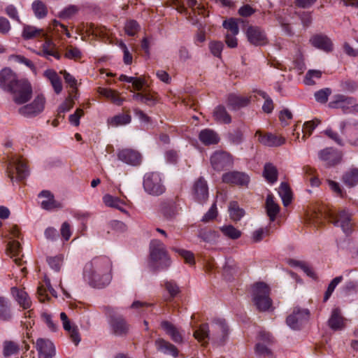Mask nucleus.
Here are the masks:
<instances>
[{
  "mask_svg": "<svg viewBox=\"0 0 358 358\" xmlns=\"http://www.w3.org/2000/svg\"><path fill=\"white\" fill-rule=\"evenodd\" d=\"M278 193L282 200L283 205L287 206L292 201V192L286 182H282L279 187Z\"/></svg>",
  "mask_w": 358,
  "mask_h": 358,
  "instance_id": "47",
  "label": "nucleus"
},
{
  "mask_svg": "<svg viewBox=\"0 0 358 358\" xmlns=\"http://www.w3.org/2000/svg\"><path fill=\"white\" fill-rule=\"evenodd\" d=\"M211 338L220 345H222L228 335V327L224 319H215L211 324ZM194 338L199 342L207 343L206 339H210V330L208 324H201L198 329L194 332Z\"/></svg>",
  "mask_w": 358,
  "mask_h": 358,
  "instance_id": "2",
  "label": "nucleus"
},
{
  "mask_svg": "<svg viewBox=\"0 0 358 358\" xmlns=\"http://www.w3.org/2000/svg\"><path fill=\"white\" fill-rule=\"evenodd\" d=\"M155 345L157 349L164 354L170 355L174 357L178 355V350L176 347L163 338L157 339Z\"/></svg>",
  "mask_w": 358,
  "mask_h": 358,
  "instance_id": "30",
  "label": "nucleus"
},
{
  "mask_svg": "<svg viewBox=\"0 0 358 358\" xmlns=\"http://www.w3.org/2000/svg\"><path fill=\"white\" fill-rule=\"evenodd\" d=\"M255 353L259 356L263 357H272L273 352L271 349L262 343H258L255 346Z\"/></svg>",
  "mask_w": 358,
  "mask_h": 358,
  "instance_id": "55",
  "label": "nucleus"
},
{
  "mask_svg": "<svg viewBox=\"0 0 358 358\" xmlns=\"http://www.w3.org/2000/svg\"><path fill=\"white\" fill-rule=\"evenodd\" d=\"M199 237L204 242L215 244L218 241L220 235L217 231L213 230H201L199 234Z\"/></svg>",
  "mask_w": 358,
  "mask_h": 358,
  "instance_id": "46",
  "label": "nucleus"
},
{
  "mask_svg": "<svg viewBox=\"0 0 358 358\" xmlns=\"http://www.w3.org/2000/svg\"><path fill=\"white\" fill-rule=\"evenodd\" d=\"M13 318V314L10 309L9 299L0 296V320L10 322Z\"/></svg>",
  "mask_w": 358,
  "mask_h": 358,
  "instance_id": "31",
  "label": "nucleus"
},
{
  "mask_svg": "<svg viewBox=\"0 0 358 358\" xmlns=\"http://www.w3.org/2000/svg\"><path fill=\"white\" fill-rule=\"evenodd\" d=\"M327 218L335 226L340 227L345 234H348L352 231L351 216L345 210H341L337 213H329Z\"/></svg>",
  "mask_w": 358,
  "mask_h": 358,
  "instance_id": "9",
  "label": "nucleus"
},
{
  "mask_svg": "<svg viewBox=\"0 0 358 358\" xmlns=\"http://www.w3.org/2000/svg\"><path fill=\"white\" fill-rule=\"evenodd\" d=\"M210 164L216 171L230 169L234 164L232 155L225 151H216L210 157Z\"/></svg>",
  "mask_w": 358,
  "mask_h": 358,
  "instance_id": "8",
  "label": "nucleus"
},
{
  "mask_svg": "<svg viewBox=\"0 0 358 358\" xmlns=\"http://www.w3.org/2000/svg\"><path fill=\"white\" fill-rule=\"evenodd\" d=\"M229 213L232 220L238 222L245 215V210L239 207L236 201H231L229 206Z\"/></svg>",
  "mask_w": 358,
  "mask_h": 358,
  "instance_id": "43",
  "label": "nucleus"
},
{
  "mask_svg": "<svg viewBox=\"0 0 358 358\" xmlns=\"http://www.w3.org/2000/svg\"><path fill=\"white\" fill-rule=\"evenodd\" d=\"M266 208L267 215L271 221H274L277 214L279 213L280 207L274 202L273 197L271 194H268L266 197Z\"/></svg>",
  "mask_w": 358,
  "mask_h": 358,
  "instance_id": "38",
  "label": "nucleus"
},
{
  "mask_svg": "<svg viewBox=\"0 0 358 358\" xmlns=\"http://www.w3.org/2000/svg\"><path fill=\"white\" fill-rule=\"evenodd\" d=\"M309 42L314 48L327 53L331 52L334 50L332 40L327 35L322 33L313 35L310 38Z\"/></svg>",
  "mask_w": 358,
  "mask_h": 358,
  "instance_id": "13",
  "label": "nucleus"
},
{
  "mask_svg": "<svg viewBox=\"0 0 358 358\" xmlns=\"http://www.w3.org/2000/svg\"><path fill=\"white\" fill-rule=\"evenodd\" d=\"M117 157L120 161L132 166L138 165L141 160V155L131 149L120 150L117 154Z\"/></svg>",
  "mask_w": 358,
  "mask_h": 358,
  "instance_id": "24",
  "label": "nucleus"
},
{
  "mask_svg": "<svg viewBox=\"0 0 358 358\" xmlns=\"http://www.w3.org/2000/svg\"><path fill=\"white\" fill-rule=\"evenodd\" d=\"M20 81L17 75L10 69L5 68L0 71V87L9 92Z\"/></svg>",
  "mask_w": 358,
  "mask_h": 358,
  "instance_id": "15",
  "label": "nucleus"
},
{
  "mask_svg": "<svg viewBox=\"0 0 358 358\" xmlns=\"http://www.w3.org/2000/svg\"><path fill=\"white\" fill-rule=\"evenodd\" d=\"M199 138L205 145H215L220 141L218 134L215 131L210 129L201 130L199 133Z\"/></svg>",
  "mask_w": 358,
  "mask_h": 358,
  "instance_id": "27",
  "label": "nucleus"
},
{
  "mask_svg": "<svg viewBox=\"0 0 358 358\" xmlns=\"http://www.w3.org/2000/svg\"><path fill=\"white\" fill-rule=\"evenodd\" d=\"M21 252V245L20 243L17 241H10L7 244L6 248V253L10 256V257L14 258V262L16 264L20 266L22 265V260L21 258L18 257Z\"/></svg>",
  "mask_w": 358,
  "mask_h": 358,
  "instance_id": "32",
  "label": "nucleus"
},
{
  "mask_svg": "<svg viewBox=\"0 0 358 358\" xmlns=\"http://www.w3.org/2000/svg\"><path fill=\"white\" fill-rule=\"evenodd\" d=\"M213 116L214 120L222 124H229L231 122V117L223 106H217L215 108Z\"/></svg>",
  "mask_w": 358,
  "mask_h": 358,
  "instance_id": "35",
  "label": "nucleus"
},
{
  "mask_svg": "<svg viewBox=\"0 0 358 358\" xmlns=\"http://www.w3.org/2000/svg\"><path fill=\"white\" fill-rule=\"evenodd\" d=\"M131 117L129 114L121 113L108 119V124L112 127H118L130 123Z\"/></svg>",
  "mask_w": 358,
  "mask_h": 358,
  "instance_id": "42",
  "label": "nucleus"
},
{
  "mask_svg": "<svg viewBox=\"0 0 358 358\" xmlns=\"http://www.w3.org/2000/svg\"><path fill=\"white\" fill-rule=\"evenodd\" d=\"M38 197L44 199L41 201V206L42 208L45 210H51L62 207L60 203L55 199L53 194L48 190H43L41 192L38 194Z\"/></svg>",
  "mask_w": 358,
  "mask_h": 358,
  "instance_id": "25",
  "label": "nucleus"
},
{
  "mask_svg": "<svg viewBox=\"0 0 358 358\" xmlns=\"http://www.w3.org/2000/svg\"><path fill=\"white\" fill-rule=\"evenodd\" d=\"M270 288L264 282H257L252 286V301L259 311L268 310L272 301L269 297Z\"/></svg>",
  "mask_w": 358,
  "mask_h": 358,
  "instance_id": "4",
  "label": "nucleus"
},
{
  "mask_svg": "<svg viewBox=\"0 0 358 358\" xmlns=\"http://www.w3.org/2000/svg\"><path fill=\"white\" fill-rule=\"evenodd\" d=\"M320 123V121L317 119L312 121L306 122L303 125L302 132L303 136L302 140L305 141L311 134L315 128Z\"/></svg>",
  "mask_w": 358,
  "mask_h": 358,
  "instance_id": "50",
  "label": "nucleus"
},
{
  "mask_svg": "<svg viewBox=\"0 0 358 358\" xmlns=\"http://www.w3.org/2000/svg\"><path fill=\"white\" fill-rule=\"evenodd\" d=\"M227 139L231 144L238 145L243 142V134L240 129H237L228 132Z\"/></svg>",
  "mask_w": 358,
  "mask_h": 358,
  "instance_id": "51",
  "label": "nucleus"
},
{
  "mask_svg": "<svg viewBox=\"0 0 358 358\" xmlns=\"http://www.w3.org/2000/svg\"><path fill=\"white\" fill-rule=\"evenodd\" d=\"M309 310L301 309L298 307L294 308L293 312L287 317V324L293 329H299L301 326L308 320Z\"/></svg>",
  "mask_w": 358,
  "mask_h": 358,
  "instance_id": "11",
  "label": "nucleus"
},
{
  "mask_svg": "<svg viewBox=\"0 0 358 358\" xmlns=\"http://www.w3.org/2000/svg\"><path fill=\"white\" fill-rule=\"evenodd\" d=\"M36 344L39 358H52L55 355V348L50 340L38 338Z\"/></svg>",
  "mask_w": 358,
  "mask_h": 358,
  "instance_id": "22",
  "label": "nucleus"
},
{
  "mask_svg": "<svg viewBox=\"0 0 358 358\" xmlns=\"http://www.w3.org/2000/svg\"><path fill=\"white\" fill-rule=\"evenodd\" d=\"M10 294L19 306L22 309L27 310L31 308L32 301L24 289L13 287L10 288Z\"/></svg>",
  "mask_w": 358,
  "mask_h": 358,
  "instance_id": "21",
  "label": "nucleus"
},
{
  "mask_svg": "<svg viewBox=\"0 0 358 358\" xmlns=\"http://www.w3.org/2000/svg\"><path fill=\"white\" fill-rule=\"evenodd\" d=\"M239 20L235 18H229L223 22L222 26L227 30L229 34L237 35L239 33L238 21Z\"/></svg>",
  "mask_w": 358,
  "mask_h": 358,
  "instance_id": "52",
  "label": "nucleus"
},
{
  "mask_svg": "<svg viewBox=\"0 0 358 358\" xmlns=\"http://www.w3.org/2000/svg\"><path fill=\"white\" fill-rule=\"evenodd\" d=\"M343 280V276H337L335 278H334L331 282L329 284V286L327 287V289L324 294V301H327L329 297L331 296V294L334 291L336 287Z\"/></svg>",
  "mask_w": 358,
  "mask_h": 358,
  "instance_id": "56",
  "label": "nucleus"
},
{
  "mask_svg": "<svg viewBox=\"0 0 358 358\" xmlns=\"http://www.w3.org/2000/svg\"><path fill=\"white\" fill-rule=\"evenodd\" d=\"M246 36L250 43L256 46L264 45L268 43L266 34L259 27H248L246 30Z\"/></svg>",
  "mask_w": 358,
  "mask_h": 358,
  "instance_id": "14",
  "label": "nucleus"
},
{
  "mask_svg": "<svg viewBox=\"0 0 358 358\" xmlns=\"http://www.w3.org/2000/svg\"><path fill=\"white\" fill-rule=\"evenodd\" d=\"M43 74L50 82L55 93L59 94L62 90V84L57 72L52 69H47Z\"/></svg>",
  "mask_w": 358,
  "mask_h": 358,
  "instance_id": "34",
  "label": "nucleus"
},
{
  "mask_svg": "<svg viewBox=\"0 0 358 358\" xmlns=\"http://www.w3.org/2000/svg\"><path fill=\"white\" fill-rule=\"evenodd\" d=\"M319 158L327 166H334L341 162L342 154L336 149L327 148L319 152Z\"/></svg>",
  "mask_w": 358,
  "mask_h": 358,
  "instance_id": "23",
  "label": "nucleus"
},
{
  "mask_svg": "<svg viewBox=\"0 0 358 358\" xmlns=\"http://www.w3.org/2000/svg\"><path fill=\"white\" fill-rule=\"evenodd\" d=\"M157 102V97L155 93H151L145 90L143 91V103L148 106H154Z\"/></svg>",
  "mask_w": 358,
  "mask_h": 358,
  "instance_id": "63",
  "label": "nucleus"
},
{
  "mask_svg": "<svg viewBox=\"0 0 358 358\" xmlns=\"http://www.w3.org/2000/svg\"><path fill=\"white\" fill-rule=\"evenodd\" d=\"M222 179L224 183L238 186H246L250 182V177L248 174L236 171H229L224 173Z\"/></svg>",
  "mask_w": 358,
  "mask_h": 358,
  "instance_id": "16",
  "label": "nucleus"
},
{
  "mask_svg": "<svg viewBox=\"0 0 358 358\" xmlns=\"http://www.w3.org/2000/svg\"><path fill=\"white\" fill-rule=\"evenodd\" d=\"M162 328L171 337L175 343H180L182 342V335L179 329L173 324L168 321H162L161 323Z\"/></svg>",
  "mask_w": 358,
  "mask_h": 358,
  "instance_id": "28",
  "label": "nucleus"
},
{
  "mask_svg": "<svg viewBox=\"0 0 358 358\" xmlns=\"http://www.w3.org/2000/svg\"><path fill=\"white\" fill-rule=\"evenodd\" d=\"M263 174L266 180L271 183L275 182L278 179L277 169L271 164H265Z\"/></svg>",
  "mask_w": 358,
  "mask_h": 358,
  "instance_id": "49",
  "label": "nucleus"
},
{
  "mask_svg": "<svg viewBox=\"0 0 358 358\" xmlns=\"http://www.w3.org/2000/svg\"><path fill=\"white\" fill-rule=\"evenodd\" d=\"M98 92L100 95L105 96L110 100L113 103L120 106L122 104L123 99L119 97L117 92L108 88L99 87Z\"/></svg>",
  "mask_w": 358,
  "mask_h": 358,
  "instance_id": "37",
  "label": "nucleus"
},
{
  "mask_svg": "<svg viewBox=\"0 0 358 358\" xmlns=\"http://www.w3.org/2000/svg\"><path fill=\"white\" fill-rule=\"evenodd\" d=\"M45 103V99L43 95H38L31 103L20 107L18 113L24 117L36 116L44 110Z\"/></svg>",
  "mask_w": 358,
  "mask_h": 358,
  "instance_id": "10",
  "label": "nucleus"
},
{
  "mask_svg": "<svg viewBox=\"0 0 358 358\" xmlns=\"http://www.w3.org/2000/svg\"><path fill=\"white\" fill-rule=\"evenodd\" d=\"M20 351V345L12 341H6L3 343V355L8 357L17 355Z\"/></svg>",
  "mask_w": 358,
  "mask_h": 358,
  "instance_id": "45",
  "label": "nucleus"
},
{
  "mask_svg": "<svg viewBox=\"0 0 358 358\" xmlns=\"http://www.w3.org/2000/svg\"><path fill=\"white\" fill-rule=\"evenodd\" d=\"M47 262L50 266L55 270V271H59L60 270L62 262L63 257L62 255H57L55 257H48Z\"/></svg>",
  "mask_w": 358,
  "mask_h": 358,
  "instance_id": "57",
  "label": "nucleus"
},
{
  "mask_svg": "<svg viewBox=\"0 0 358 358\" xmlns=\"http://www.w3.org/2000/svg\"><path fill=\"white\" fill-rule=\"evenodd\" d=\"M82 56L80 50L76 47H72L66 49L65 57L69 59H78Z\"/></svg>",
  "mask_w": 358,
  "mask_h": 358,
  "instance_id": "64",
  "label": "nucleus"
},
{
  "mask_svg": "<svg viewBox=\"0 0 358 358\" xmlns=\"http://www.w3.org/2000/svg\"><path fill=\"white\" fill-rule=\"evenodd\" d=\"M150 257L151 266L156 269L168 268L171 259L168 256L164 244L159 240L153 239L150 243Z\"/></svg>",
  "mask_w": 358,
  "mask_h": 358,
  "instance_id": "3",
  "label": "nucleus"
},
{
  "mask_svg": "<svg viewBox=\"0 0 358 358\" xmlns=\"http://www.w3.org/2000/svg\"><path fill=\"white\" fill-rule=\"evenodd\" d=\"M322 76V71L319 70H309L307 71L304 83L308 85H313L315 83V79L318 80Z\"/></svg>",
  "mask_w": 358,
  "mask_h": 358,
  "instance_id": "54",
  "label": "nucleus"
},
{
  "mask_svg": "<svg viewBox=\"0 0 358 358\" xmlns=\"http://www.w3.org/2000/svg\"><path fill=\"white\" fill-rule=\"evenodd\" d=\"M62 322L64 329L69 332L72 341L77 345L80 341V336L77 326L71 325L69 319Z\"/></svg>",
  "mask_w": 358,
  "mask_h": 358,
  "instance_id": "39",
  "label": "nucleus"
},
{
  "mask_svg": "<svg viewBox=\"0 0 358 358\" xmlns=\"http://www.w3.org/2000/svg\"><path fill=\"white\" fill-rule=\"evenodd\" d=\"M328 323L330 328L334 330H339L344 327V319L341 316L340 309H333Z\"/></svg>",
  "mask_w": 358,
  "mask_h": 358,
  "instance_id": "33",
  "label": "nucleus"
},
{
  "mask_svg": "<svg viewBox=\"0 0 358 358\" xmlns=\"http://www.w3.org/2000/svg\"><path fill=\"white\" fill-rule=\"evenodd\" d=\"M111 270L112 264L108 257H96L85 265L83 276L90 286L100 289L110 284Z\"/></svg>",
  "mask_w": 358,
  "mask_h": 358,
  "instance_id": "1",
  "label": "nucleus"
},
{
  "mask_svg": "<svg viewBox=\"0 0 358 358\" xmlns=\"http://www.w3.org/2000/svg\"><path fill=\"white\" fill-rule=\"evenodd\" d=\"M250 102V97L231 94L227 98V104L233 110H238L247 106Z\"/></svg>",
  "mask_w": 358,
  "mask_h": 358,
  "instance_id": "26",
  "label": "nucleus"
},
{
  "mask_svg": "<svg viewBox=\"0 0 358 358\" xmlns=\"http://www.w3.org/2000/svg\"><path fill=\"white\" fill-rule=\"evenodd\" d=\"M43 29L36 28V27L24 24L22 32V36L25 40L33 39L38 36H45Z\"/></svg>",
  "mask_w": 358,
  "mask_h": 358,
  "instance_id": "36",
  "label": "nucleus"
},
{
  "mask_svg": "<svg viewBox=\"0 0 358 358\" xmlns=\"http://www.w3.org/2000/svg\"><path fill=\"white\" fill-rule=\"evenodd\" d=\"M109 324L113 333L116 336H124L129 331V324L125 319L120 315H110Z\"/></svg>",
  "mask_w": 358,
  "mask_h": 358,
  "instance_id": "18",
  "label": "nucleus"
},
{
  "mask_svg": "<svg viewBox=\"0 0 358 358\" xmlns=\"http://www.w3.org/2000/svg\"><path fill=\"white\" fill-rule=\"evenodd\" d=\"M172 250L178 253L180 256H181L185 259V262L186 263L191 265L194 264V255L191 251L175 247L172 248Z\"/></svg>",
  "mask_w": 358,
  "mask_h": 358,
  "instance_id": "53",
  "label": "nucleus"
},
{
  "mask_svg": "<svg viewBox=\"0 0 358 358\" xmlns=\"http://www.w3.org/2000/svg\"><path fill=\"white\" fill-rule=\"evenodd\" d=\"M165 288L170 294V298H174L180 292V288L176 282L170 280L165 282Z\"/></svg>",
  "mask_w": 358,
  "mask_h": 358,
  "instance_id": "60",
  "label": "nucleus"
},
{
  "mask_svg": "<svg viewBox=\"0 0 358 358\" xmlns=\"http://www.w3.org/2000/svg\"><path fill=\"white\" fill-rule=\"evenodd\" d=\"M103 202L107 207L116 208L121 212L127 213V211L122 207L127 203L124 199L106 194L103 196Z\"/></svg>",
  "mask_w": 358,
  "mask_h": 358,
  "instance_id": "29",
  "label": "nucleus"
},
{
  "mask_svg": "<svg viewBox=\"0 0 358 358\" xmlns=\"http://www.w3.org/2000/svg\"><path fill=\"white\" fill-rule=\"evenodd\" d=\"M143 188L150 195L159 196L165 192L161 176L157 172L147 173L143 178Z\"/></svg>",
  "mask_w": 358,
  "mask_h": 358,
  "instance_id": "6",
  "label": "nucleus"
},
{
  "mask_svg": "<svg viewBox=\"0 0 358 358\" xmlns=\"http://www.w3.org/2000/svg\"><path fill=\"white\" fill-rule=\"evenodd\" d=\"M255 136L259 137V141L268 147H278L285 144V138L281 136H277L271 133L262 134L261 131L258 130L255 133Z\"/></svg>",
  "mask_w": 358,
  "mask_h": 358,
  "instance_id": "20",
  "label": "nucleus"
},
{
  "mask_svg": "<svg viewBox=\"0 0 358 358\" xmlns=\"http://www.w3.org/2000/svg\"><path fill=\"white\" fill-rule=\"evenodd\" d=\"M78 11V8L76 6L70 5L59 13V17L63 19H68L74 15Z\"/></svg>",
  "mask_w": 358,
  "mask_h": 358,
  "instance_id": "59",
  "label": "nucleus"
},
{
  "mask_svg": "<svg viewBox=\"0 0 358 358\" xmlns=\"http://www.w3.org/2000/svg\"><path fill=\"white\" fill-rule=\"evenodd\" d=\"M124 29L129 36H133L138 32L139 25L135 20H129L126 23Z\"/></svg>",
  "mask_w": 358,
  "mask_h": 358,
  "instance_id": "61",
  "label": "nucleus"
},
{
  "mask_svg": "<svg viewBox=\"0 0 358 358\" xmlns=\"http://www.w3.org/2000/svg\"><path fill=\"white\" fill-rule=\"evenodd\" d=\"M331 90L329 88L320 90L315 93V98L317 102L324 103L327 101Z\"/></svg>",
  "mask_w": 358,
  "mask_h": 358,
  "instance_id": "58",
  "label": "nucleus"
},
{
  "mask_svg": "<svg viewBox=\"0 0 358 358\" xmlns=\"http://www.w3.org/2000/svg\"><path fill=\"white\" fill-rule=\"evenodd\" d=\"M31 8L35 16L38 19L44 18L48 14L47 7L41 1H34L32 3Z\"/></svg>",
  "mask_w": 358,
  "mask_h": 358,
  "instance_id": "48",
  "label": "nucleus"
},
{
  "mask_svg": "<svg viewBox=\"0 0 358 358\" xmlns=\"http://www.w3.org/2000/svg\"><path fill=\"white\" fill-rule=\"evenodd\" d=\"M343 181L350 187L357 185L358 184V169L352 168L346 171L343 176Z\"/></svg>",
  "mask_w": 358,
  "mask_h": 358,
  "instance_id": "41",
  "label": "nucleus"
},
{
  "mask_svg": "<svg viewBox=\"0 0 358 358\" xmlns=\"http://www.w3.org/2000/svg\"><path fill=\"white\" fill-rule=\"evenodd\" d=\"M222 234L228 238L236 240L241 236L242 232L231 224H227L220 228Z\"/></svg>",
  "mask_w": 358,
  "mask_h": 358,
  "instance_id": "44",
  "label": "nucleus"
},
{
  "mask_svg": "<svg viewBox=\"0 0 358 358\" xmlns=\"http://www.w3.org/2000/svg\"><path fill=\"white\" fill-rule=\"evenodd\" d=\"M62 322L64 329L69 332L72 341L77 345L80 341V336L77 326L71 325L69 319Z\"/></svg>",
  "mask_w": 358,
  "mask_h": 358,
  "instance_id": "40",
  "label": "nucleus"
},
{
  "mask_svg": "<svg viewBox=\"0 0 358 358\" xmlns=\"http://www.w3.org/2000/svg\"><path fill=\"white\" fill-rule=\"evenodd\" d=\"M224 45L220 41L211 42L209 44V48L211 53L217 57H220L222 51L223 50Z\"/></svg>",
  "mask_w": 358,
  "mask_h": 358,
  "instance_id": "62",
  "label": "nucleus"
},
{
  "mask_svg": "<svg viewBox=\"0 0 358 358\" xmlns=\"http://www.w3.org/2000/svg\"><path fill=\"white\" fill-rule=\"evenodd\" d=\"M352 101L353 97L352 96L336 94L334 96L332 101L329 103V106L331 108H341L344 113H350Z\"/></svg>",
  "mask_w": 358,
  "mask_h": 358,
  "instance_id": "19",
  "label": "nucleus"
},
{
  "mask_svg": "<svg viewBox=\"0 0 358 358\" xmlns=\"http://www.w3.org/2000/svg\"><path fill=\"white\" fill-rule=\"evenodd\" d=\"M11 99L17 105L27 103L32 96V87L30 83L26 79L20 81L10 90Z\"/></svg>",
  "mask_w": 358,
  "mask_h": 358,
  "instance_id": "5",
  "label": "nucleus"
},
{
  "mask_svg": "<svg viewBox=\"0 0 358 358\" xmlns=\"http://www.w3.org/2000/svg\"><path fill=\"white\" fill-rule=\"evenodd\" d=\"M8 169V176L11 180L14 178L13 169L16 171V179L17 180H22L29 175V170L26 163L22 159L17 157L10 159Z\"/></svg>",
  "mask_w": 358,
  "mask_h": 358,
  "instance_id": "12",
  "label": "nucleus"
},
{
  "mask_svg": "<svg viewBox=\"0 0 358 358\" xmlns=\"http://www.w3.org/2000/svg\"><path fill=\"white\" fill-rule=\"evenodd\" d=\"M341 134L352 146L358 147V120L349 119L340 123Z\"/></svg>",
  "mask_w": 358,
  "mask_h": 358,
  "instance_id": "7",
  "label": "nucleus"
},
{
  "mask_svg": "<svg viewBox=\"0 0 358 358\" xmlns=\"http://www.w3.org/2000/svg\"><path fill=\"white\" fill-rule=\"evenodd\" d=\"M192 192L194 199L199 202H205L208 197L207 182L203 177H199L194 183Z\"/></svg>",
  "mask_w": 358,
  "mask_h": 358,
  "instance_id": "17",
  "label": "nucleus"
}]
</instances>
